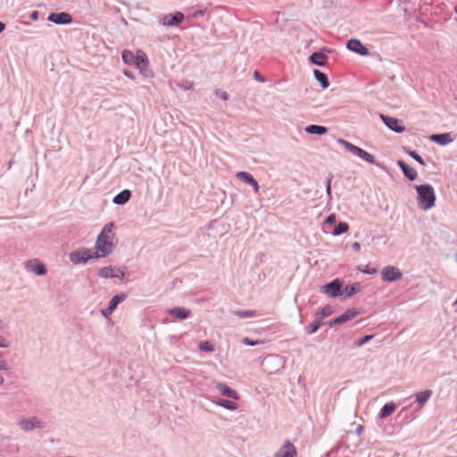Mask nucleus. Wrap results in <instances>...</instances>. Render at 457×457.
<instances>
[{"instance_id": "f257e3e1", "label": "nucleus", "mask_w": 457, "mask_h": 457, "mask_svg": "<svg viewBox=\"0 0 457 457\" xmlns=\"http://www.w3.org/2000/svg\"><path fill=\"white\" fill-rule=\"evenodd\" d=\"M113 222L105 224L100 234L97 236L96 248L97 252L101 253L100 256L104 257L109 255L114 249V244L112 241V237H113Z\"/></svg>"}, {"instance_id": "f03ea898", "label": "nucleus", "mask_w": 457, "mask_h": 457, "mask_svg": "<svg viewBox=\"0 0 457 457\" xmlns=\"http://www.w3.org/2000/svg\"><path fill=\"white\" fill-rule=\"evenodd\" d=\"M417 203L420 209L423 211L430 210L435 206L436 200L434 187L430 184L416 186Z\"/></svg>"}, {"instance_id": "7ed1b4c3", "label": "nucleus", "mask_w": 457, "mask_h": 457, "mask_svg": "<svg viewBox=\"0 0 457 457\" xmlns=\"http://www.w3.org/2000/svg\"><path fill=\"white\" fill-rule=\"evenodd\" d=\"M99 257L100 254L97 252L93 253L91 249L84 247L73 251L69 254L70 261L75 265L84 264L89 260L97 259Z\"/></svg>"}, {"instance_id": "20e7f679", "label": "nucleus", "mask_w": 457, "mask_h": 457, "mask_svg": "<svg viewBox=\"0 0 457 457\" xmlns=\"http://www.w3.org/2000/svg\"><path fill=\"white\" fill-rule=\"evenodd\" d=\"M343 281L339 278H336L320 287V292L327 295L328 297H337L343 295Z\"/></svg>"}, {"instance_id": "39448f33", "label": "nucleus", "mask_w": 457, "mask_h": 457, "mask_svg": "<svg viewBox=\"0 0 457 457\" xmlns=\"http://www.w3.org/2000/svg\"><path fill=\"white\" fill-rule=\"evenodd\" d=\"M98 276L103 278H120L125 279V272L116 266H105L100 268L97 272Z\"/></svg>"}, {"instance_id": "423d86ee", "label": "nucleus", "mask_w": 457, "mask_h": 457, "mask_svg": "<svg viewBox=\"0 0 457 457\" xmlns=\"http://www.w3.org/2000/svg\"><path fill=\"white\" fill-rule=\"evenodd\" d=\"M403 278L401 270L395 266H386L381 270V278L385 282H395Z\"/></svg>"}, {"instance_id": "0eeeda50", "label": "nucleus", "mask_w": 457, "mask_h": 457, "mask_svg": "<svg viewBox=\"0 0 457 457\" xmlns=\"http://www.w3.org/2000/svg\"><path fill=\"white\" fill-rule=\"evenodd\" d=\"M380 119L382 120L383 123L392 131L395 133H403L405 131V127L403 125L402 120L399 119L386 114H380Z\"/></svg>"}, {"instance_id": "6e6552de", "label": "nucleus", "mask_w": 457, "mask_h": 457, "mask_svg": "<svg viewBox=\"0 0 457 457\" xmlns=\"http://www.w3.org/2000/svg\"><path fill=\"white\" fill-rule=\"evenodd\" d=\"M346 48L361 56H368L370 54L369 49L359 39L352 38L348 40Z\"/></svg>"}, {"instance_id": "1a4fd4ad", "label": "nucleus", "mask_w": 457, "mask_h": 457, "mask_svg": "<svg viewBox=\"0 0 457 457\" xmlns=\"http://www.w3.org/2000/svg\"><path fill=\"white\" fill-rule=\"evenodd\" d=\"M134 64L138 68L140 73L144 77H149V71L146 70V67L148 65V59L146 54L141 51L138 50L137 52V55L135 56Z\"/></svg>"}, {"instance_id": "9d476101", "label": "nucleus", "mask_w": 457, "mask_h": 457, "mask_svg": "<svg viewBox=\"0 0 457 457\" xmlns=\"http://www.w3.org/2000/svg\"><path fill=\"white\" fill-rule=\"evenodd\" d=\"M47 20L58 25H67L72 22L71 15L65 12H52L48 15Z\"/></svg>"}, {"instance_id": "9b49d317", "label": "nucleus", "mask_w": 457, "mask_h": 457, "mask_svg": "<svg viewBox=\"0 0 457 457\" xmlns=\"http://www.w3.org/2000/svg\"><path fill=\"white\" fill-rule=\"evenodd\" d=\"M330 53L328 48H322L320 51L312 53L309 57V62L317 66H325L328 56L327 54Z\"/></svg>"}, {"instance_id": "f8f14e48", "label": "nucleus", "mask_w": 457, "mask_h": 457, "mask_svg": "<svg viewBox=\"0 0 457 457\" xmlns=\"http://www.w3.org/2000/svg\"><path fill=\"white\" fill-rule=\"evenodd\" d=\"M19 426L24 431H31L35 428H42L43 424L36 417L22 419L19 422Z\"/></svg>"}, {"instance_id": "ddd939ff", "label": "nucleus", "mask_w": 457, "mask_h": 457, "mask_svg": "<svg viewBox=\"0 0 457 457\" xmlns=\"http://www.w3.org/2000/svg\"><path fill=\"white\" fill-rule=\"evenodd\" d=\"M184 20V14L180 12H176L174 14H166L162 19V24L164 26L175 27L178 26Z\"/></svg>"}, {"instance_id": "4468645a", "label": "nucleus", "mask_w": 457, "mask_h": 457, "mask_svg": "<svg viewBox=\"0 0 457 457\" xmlns=\"http://www.w3.org/2000/svg\"><path fill=\"white\" fill-rule=\"evenodd\" d=\"M296 450L295 445L287 440L279 450L275 453V457H295Z\"/></svg>"}, {"instance_id": "2eb2a0df", "label": "nucleus", "mask_w": 457, "mask_h": 457, "mask_svg": "<svg viewBox=\"0 0 457 457\" xmlns=\"http://www.w3.org/2000/svg\"><path fill=\"white\" fill-rule=\"evenodd\" d=\"M236 177L240 179L241 181L248 184L249 186H251L254 192L256 194L259 193V185H258V182L257 180L253 178V176L249 173V172H246V171H238L236 175Z\"/></svg>"}, {"instance_id": "dca6fc26", "label": "nucleus", "mask_w": 457, "mask_h": 457, "mask_svg": "<svg viewBox=\"0 0 457 457\" xmlns=\"http://www.w3.org/2000/svg\"><path fill=\"white\" fill-rule=\"evenodd\" d=\"M26 268L38 276H44L47 272L46 266L37 259L28 261Z\"/></svg>"}, {"instance_id": "f3484780", "label": "nucleus", "mask_w": 457, "mask_h": 457, "mask_svg": "<svg viewBox=\"0 0 457 457\" xmlns=\"http://www.w3.org/2000/svg\"><path fill=\"white\" fill-rule=\"evenodd\" d=\"M215 387L224 396H227V397L234 399V400L239 399L238 393L236 390L230 388L225 383L218 382L216 384Z\"/></svg>"}, {"instance_id": "a211bd4d", "label": "nucleus", "mask_w": 457, "mask_h": 457, "mask_svg": "<svg viewBox=\"0 0 457 457\" xmlns=\"http://www.w3.org/2000/svg\"><path fill=\"white\" fill-rule=\"evenodd\" d=\"M398 167L402 170L403 175L411 181H413L417 179L418 173L415 169L409 166L404 161L398 160L397 161Z\"/></svg>"}, {"instance_id": "6ab92c4d", "label": "nucleus", "mask_w": 457, "mask_h": 457, "mask_svg": "<svg viewBox=\"0 0 457 457\" xmlns=\"http://www.w3.org/2000/svg\"><path fill=\"white\" fill-rule=\"evenodd\" d=\"M337 143L341 145H343L346 151H348L349 153H352L353 154L358 156L361 158L362 153H363V149H361V147L343 139V138H338L337 139Z\"/></svg>"}, {"instance_id": "aec40b11", "label": "nucleus", "mask_w": 457, "mask_h": 457, "mask_svg": "<svg viewBox=\"0 0 457 457\" xmlns=\"http://www.w3.org/2000/svg\"><path fill=\"white\" fill-rule=\"evenodd\" d=\"M167 312L170 316H172L176 319H179V320L187 319L191 314L190 310L185 309L183 307H174V308L168 310Z\"/></svg>"}, {"instance_id": "412c9836", "label": "nucleus", "mask_w": 457, "mask_h": 457, "mask_svg": "<svg viewBox=\"0 0 457 457\" xmlns=\"http://www.w3.org/2000/svg\"><path fill=\"white\" fill-rule=\"evenodd\" d=\"M429 138L439 145H446L453 141V137L450 133L433 134Z\"/></svg>"}, {"instance_id": "4be33fe9", "label": "nucleus", "mask_w": 457, "mask_h": 457, "mask_svg": "<svg viewBox=\"0 0 457 457\" xmlns=\"http://www.w3.org/2000/svg\"><path fill=\"white\" fill-rule=\"evenodd\" d=\"M130 197H131L130 190L123 189L122 191H120L119 194H117L113 197L112 202H113V204H115L117 205H123L129 201Z\"/></svg>"}, {"instance_id": "5701e85b", "label": "nucleus", "mask_w": 457, "mask_h": 457, "mask_svg": "<svg viewBox=\"0 0 457 457\" xmlns=\"http://www.w3.org/2000/svg\"><path fill=\"white\" fill-rule=\"evenodd\" d=\"M433 392L430 389H426L421 392H418L415 394L416 402L418 403L420 407H422L431 397Z\"/></svg>"}, {"instance_id": "b1692460", "label": "nucleus", "mask_w": 457, "mask_h": 457, "mask_svg": "<svg viewBox=\"0 0 457 457\" xmlns=\"http://www.w3.org/2000/svg\"><path fill=\"white\" fill-rule=\"evenodd\" d=\"M313 76H314L315 79L320 83L322 89H326L329 87V81H328V76L324 72H322L319 70H314Z\"/></svg>"}, {"instance_id": "393cba45", "label": "nucleus", "mask_w": 457, "mask_h": 457, "mask_svg": "<svg viewBox=\"0 0 457 457\" xmlns=\"http://www.w3.org/2000/svg\"><path fill=\"white\" fill-rule=\"evenodd\" d=\"M359 314V312L355 309H348L341 315L337 316L340 325L345 323L348 320H353Z\"/></svg>"}, {"instance_id": "a878e982", "label": "nucleus", "mask_w": 457, "mask_h": 457, "mask_svg": "<svg viewBox=\"0 0 457 457\" xmlns=\"http://www.w3.org/2000/svg\"><path fill=\"white\" fill-rule=\"evenodd\" d=\"M361 290V286L360 283H353L351 285H347L345 287V288L342 290L343 295H345V297H352L355 294L359 293Z\"/></svg>"}, {"instance_id": "bb28decb", "label": "nucleus", "mask_w": 457, "mask_h": 457, "mask_svg": "<svg viewBox=\"0 0 457 457\" xmlns=\"http://www.w3.org/2000/svg\"><path fill=\"white\" fill-rule=\"evenodd\" d=\"M305 131L311 135L321 136L328 132V128L321 125H309L305 128Z\"/></svg>"}, {"instance_id": "cd10ccee", "label": "nucleus", "mask_w": 457, "mask_h": 457, "mask_svg": "<svg viewBox=\"0 0 457 457\" xmlns=\"http://www.w3.org/2000/svg\"><path fill=\"white\" fill-rule=\"evenodd\" d=\"M395 404L391 402L384 404V406L381 408L378 417L380 419H386L389 417L391 414H393L395 411Z\"/></svg>"}, {"instance_id": "c85d7f7f", "label": "nucleus", "mask_w": 457, "mask_h": 457, "mask_svg": "<svg viewBox=\"0 0 457 457\" xmlns=\"http://www.w3.org/2000/svg\"><path fill=\"white\" fill-rule=\"evenodd\" d=\"M217 405L221 406L227 410L229 411H235L237 409V403L236 402L226 400L222 398H219L217 401L214 402Z\"/></svg>"}, {"instance_id": "c756f323", "label": "nucleus", "mask_w": 457, "mask_h": 457, "mask_svg": "<svg viewBox=\"0 0 457 457\" xmlns=\"http://www.w3.org/2000/svg\"><path fill=\"white\" fill-rule=\"evenodd\" d=\"M127 297V295L124 294V293H120V294H118V295H115L114 296H112V298L110 300L108 305L110 306V308L113 309V311L116 310L117 306L121 303L123 302Z\"/></svg>"}, {"instance_id": "7c9ffc66", "label": "nucleus", "mask_w": 457, "mask_h": 457, "mask_svg": "<svg viewBox=\"0 0 457 457\" xmlns=\"http://www.w3.org/2000/svg\"><path fill=\"white\" fill-rule=\"evenodd\" d=\"M349 229V225L346 222H339L334 228L332 231V235L335 237L340 236L344 233H346Z\"/></svg>"}, {"instance_id": "2f4dec72", "label": "nucleus", "mask_w": 457, "mask_h": 457, "mask_svg": "<svg viewBox=\"0 0 457 457\" xmlns=\"http://www.w3.org/2000/svg\"><path fill=\"white\" fill-rule=\"evenodd\" d=\"M403 150L404 152L409 155L411 156V158H413L416 162H418L420 164L425 166L426 165V162L425 161L423 160V158L416 152V151H413L411 149H410L409 147H403Z\"/></svg>"}, {"instance_id": "473e14b6", "label": "nucleus", "mask_w": 457, "mask_h": 457, "mask_svg": "<svg viewBox=\"0 0 457 457\" xmlns=\"http://www.w3.org/2000/svg\"><path fill=\"white\" fill-rule=\"evenodd\" d=\"M333 313V308L330 305H326L321 310L315 313V318L322 320L323 318L328 317Z\"/></svg>"}, {"instance_id": "72a5a7b5", "label": "nucleus", "mask_w": 457, "mask_h": 457, "mask_svg": "<svg viewBox=\"0 0 457 457\" xmlns=\"http://www.w3.org/2000/svg\"><path fill=\"white\" fill-rule=\"evenodd\" d=\"M322 324V320L319 318H316V320L306 328V333L309 335L314 334Z\"/></svg>"}, {"instance_id": "f704fd0d", "label": "nucleus", "mask_w": 457, "mask_h": 457, "mask_svg": "<svg viewBox=\"0 0 457 457\" xmlns=\"http://www.w3.org/2000/svg\"><path fill=\"white\" fill-rule=\"evenodd\" d=\"M233 314L237 316L240 319L252 318L256 315L255 311H243V310H236L233 311Z\"/></svg>"}, {"instance_id": "c9c22d12", "label": "nucleus", "mask_w": 457, "mask_h": 457, "mask_svg": "<svg viewBox=\"0 0 457 457\" xmlns=\"http://www.w3.org/2000/svg\"><path fill=\"white\" fill-rule=\"evenodd\" d=\"M361 159L366 161L367 162H369L370 164H375L378 167H382V164L380 162H378V161H376L375 157L371 154L366 152L365 150L363 151V153L361 156Z\"/></svg>"}, {"instance_id": "e433bc0d", "label": "nucleus", "mask_w": 457, "mask_h": 457, "mask_svg": "<svg viewBox=\"0 0 457 457\" xmlns=\"http://www.w3.org/2000/svg\"><path fill=\"white\" fill-rule=\"evenodd\" d=\"M122 60L127 64H132L134 63L135 55L134 54L129 50H124L121 54Z\"/></svg>"}, {"instance_id": "4c0bfd02", "label": "nucleus", "mask_w": 457, "mask_h": 457, "mask_svg": "<svg viewBox=\"0 0 457 457\" xmlns=\"http://www.w3.org/2000/svg\"><path fill=\"white\" fill-rule=\"evenodd\" d=\"M198 348L204 352H212L214 350L213 345L209 341L200 342Z\"/></svg>"}, {"instance_id": "58836bf2", "label": "nucleus", "mask_w": 457, "mask_h": 457, "mask_svg": "<svg viewBox=\"0 0 457 457\" xmlns=\"http://www.w3.org/2000/svg\"><path fill=\"white\" fill-rule=\"evenodd\" d=\"M9 364L4 357V354L0 352V371H8Z\"/></svg>"}, {"instance_id": "ea45409f", "label": "nucleus", "mask_w": 457, "mask_h": 457, "mask_svg": "<svg viewBox=\"0 0 457 457\" xmlns=\"http://www.w3.org/2000/svg\"><path fill=\"white\" fill-rule=\"evenodd\" d=\"M373 337H374L373 335H366V336L359 338L358 341L356 342V345L358 346H361V345H365L366 343H368L369 341H370Z\"/></svg>"}, {"instance_id": "a19ab883", "label": "nucleus", "mask_w": 457, "mask_h": 457, "mask_svg": "<svg viewBox=\"0 0 457 457\" xmlns=\"http://www.w3.org/2000/svg\"><path fill=\"white\" fill-rule=\"evenodd\" d=\"M205 12H206V10H205V9L197 10V11H195V12H191V13L188 15V17H189V18H193V19H197V18H199V17H203V16H204Z\"/></svg>"}, {"instance_id": "79ce46f5", "label": "nucleus", "mask_w": 457, "mask_h": 457, "mask_svg": "<svg viewBox=\"0 0 457 457\" xmlns=\"http://www.w3.org/2000/svg\"><path fill=\"white\" fill-rule=\"evenodd\" d=\"M242 343L245 345H249V346H255L257 345L260 344L259 341L257 340H253L249 337H244L243 340H242Z\"/></svg>"}, {"instance_id": "37998d69", "label": "nucleus", "mask_w": 457, "mask_h": 457, "mask_svg": "<svg viewBox=\"0 0 457 457\" xmlns=\"http://www.w3.org/2000/svg\"><path fill=\"white\" fill-rule=\"evenodd\" d=\"M274 361H278L280 363V359L278 356H268V357L264 358V360L262 361V366L264 367L265 365H267Z\"/></svg>"}, {"instance_id": "c03bdc74", "label": "nucleus", "mask_w": 457, "mask_h": 457, "mask_svg": "<svg viewBox=\"0 0 457 457\" xmlns=\"http://www.w3.org/2000/svg\"><path fill=\"white\" fill-rule=\"evenodd\" d=\"M325 223L328 225H335L337 223V216L334 213L329 214L326 220Z\"/></svg>"}, {"instance_id": "a18cd8bd", "label": "nucleus", "mask_w": 457, "mask_h": 457, "mask_svg": "<svg viewBox=\"0 0 457 457\" xmlns=\"http://www.w3.org/2000/svg\"><path fill=\"white\" fill-rule=\"evenodd\" d=\"M358 270L362 272V273H365V274H375L377 273V269L376 268H371V269H363L362 266H359L358 267Z\"/></svg>"}, {"instance_id": "49530a36", "label": "nucleus", "mask_w": 457, "mask_h": 457, "mask_svg": "<svg viewBox=\"0 0 457 457\" xmlns=\"http://www.w3.org/2000/svg\"><path fill=\"white\" fill-rule=\"evenodd\" d=\"M113 312V309L110 308V306L108 305L105 309L101 310V314L104 318H108Z\"/></svg>"}, {"instance_id": "de8ad7c7", "label": "nucleus", "mask_w": 457, "mask_h": 457, "mask_svg": "<svg viewBox=\"0 0 457 457\" xmlns=\"http://www.w3.org/2000/svg\"><path fill=\"white\" fill-rule=\"evenodd\" d=\"M9 346V341L5 337L0 336V348H8Z\"/></svg>"}, {"instance_id": "09e8293b", "label": "nucleus", "mask_w": 457, "mask_h": 457, "mask_svg": "<svg viewBox=\"0 0 457 457\" xmlns=\"http://www.w3.org/2000/svg\"><path fill=\"white\" fill-rule=\"evenodd\" d=\"M217 96L226 101L228 99V94L225 91H221L220 89H217L215 91Z\"/></svg>"}, {"instance_id": "8fccbe9b", "label": "nucleus", "mask_w": 457, "mask_h": 457, "mask_svg": "<svg viewBox=\"0 0 457 457\" xmlns=\"http://www.w3.org/2000/svg\"><path fill=\"white\" fill-rule=\"evenodd\" d=\"M253 78L259 82H265V79L257 71L253 72Z\"/></svg>"}, {"instance_id": "3c124183", "label": "nucleus", "mask_w": 457, "mask_h": 457, "mask_svg": "<svg viewBox=\"0 0 457 457\" xmlns=\"http://www.w3.org/2000/svg\"><path fill=\"white\" fill-rule=\"evenodd\" d=\"M337 325H340L339 320H337V318H335V319H333V320H329L328 322V326L329 328H333V327L337 326Z\"/></svg>"}, {"instance_id": "603ef678", "label": "nucleus", "mask_w": 457, "mask_h": 457, "mask_svg": "<svg viewBox=\"0 0 457 457\" xmlns=\"http://www.w3.org/2000/svg\"><path fill=\"white\" fill-rule=\"evenodd\" d=\"M123 74L127 77V78H129L131 79H135V75L132 71H129V70H124L123 71Z\"/></svg>"}, {"instance_id": "864d4df0", "label": "nucleus", "mask_w": 457, "mask_h": 457, "mask_svg": "<svg viewBox=\"0 0 457 457\" xmlns=\"http://www.w3.org/2000/svg\"><path fill=\"white\" fill-rule=\"evenodd\" d=\"M38 12L37 11H33L30 12L29 14V18L32 20V21H37L38 19Z\"/></svg>"}, {"instance_id": "5fc2aeb1", "label": "nucleus", "mask_w": 457, "mask_h": 457, "mask_svg": "<svg viewBox=\"0 0 457 457\" xmlns=\"http://www.w3.org/2000/svg\"><path fill=\"white\" fill-rule=\"evenodd\" d=\"M333 174L332 173H329L328 178H327V180H326V187H328V186H331V181L333 179Z\"/></svg>"}, {"instance_id": "6e6d98bb", "label": "nucleus", "mask_w": 457, "mask_h": 457, "mask_svg": "<svg viewBox=\"0 0 457 457\" xmlns=\"http://www.w3.org/2000/svg\"><path fill=\"white\" fill-rule=\"evenodd\" d=\"M362 431H363V427L361 425H359L356 429H355V433L356 435H358L359 436L362 434Z\"/></svg>"}, {"instance_id": "4d7b16f0", "label": "nucleus", "mask_w": 457, "mask_h": 457, "mask_svg": "<svg viewBox=\"0 0 457 457\" xmlns=\"http://www.w3.org/2000/svg\"><path fill=\"white\" fill-rule=\"evenodd\" d=\"M352 247H353V249H354L355 251H360V249H361V244H360L359 242H354V243H353Z\"/></svg>"}, {"instance_id": "13d9d810", "label": "nucleus", "mask_w": 457, "mask_h": 457, "mask_svg": "<svg viewBox=\"0 0 457 457\" xmlns=\"http://www.w3.org/2000/svg\"><path fill=\"white\" fill-rule=\"evenodd\" d=\"M326 193L328 195V199L330 200L332 198L331 186L326 187Z\"/></svg>"}, {"instance_id": "bf43d9fd", "label": "nucleus", "mask_w": 457, "mask_h": 457, "mask_svg": "<svg viewBox=\"0 0 457 457\" xmlns=\"http://www.w3.org/2000/svg\"><path fill=\"white\" fill-rule=\"evenodd\" d=\"M4 376L0 373V386H4Z\"/></svg>"}, {"instance_id": "052dcab7", "label": "nucleus", "mask_w": 457, "mask_h": 457, "mask_svg": "<svg viewBox=\"0 0 457 457\" xmlns=\"http://www.w3.org/2000/svg\"><path fill=\"white\" fill-rule=\"evenodd\" d=\"M5 29V24L0 21V33H2Z\"/></svg>"}, {"instance_id": "680f3d73", "label": "nucleus", "mask_w": 457, "mask_h": 457, "mask_svg": "<svg viewBox=\"0 0 457 457\" xmlns=\"http://www.w3.org/2000/svg\"><path fill=\"white\" fill-rule=\"evenodd\" d=\"M389 79H390L391 81H394L395 79V76L392 75V76L389 77Z\"/></svg>"}, {"instance_id": "e2e57ef3", "label": "nucleus", "mask_w": 457, "mask_h": 457, "mask_svg": "<svg viewBox=\"0 0 457 457\" xmlns=\"http://www.w3.org/2000/svg\"><path fill=\"white\" fill-rule=\"evenodd\" d=\"M455 12H457V6L455 7Z\"/></svg>"}, {"instance_id": "0e129e2a", "label": "nucleus", "mask_w": 457, "mask_h": 457, "mask_svg": "<svg viewBox=\"0 0 457 457\" xmlns=\"http://www.w3.org/2000/svg\"><path fill=\"white\" fill-rule=\"evenodd\" d=\"M2 326V321L0 320V327Z\"/></svg>"}]
</instances>
